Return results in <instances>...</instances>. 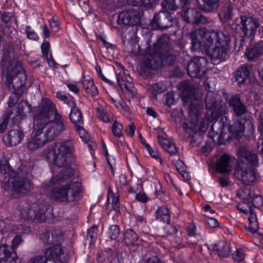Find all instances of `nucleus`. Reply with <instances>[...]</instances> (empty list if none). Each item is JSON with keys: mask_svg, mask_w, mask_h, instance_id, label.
Wrapping results in <instances>:
<instances>
[{"mask_svg": "<svg viewBox=\"0 0 263 263\" xmlns=\"http://www.w3.org/2000/svg\"><path fill=\"white\" fill-rule=\"evenodd\" d=\"M249 220L250 223V226L249 227L250 230L253 233L256 232L258 229L256 215L252 214L251 216L249 217Z\"/></svg>", "mask_w": 263, "mask_h": 263, "instance_id": "49", "label": "nucleus"}, {"mask_svg": "<svg viewBox=\"0 0 263 263\" xmlns=\"http://www.w3.org/2000/svg\"><path fill=\"white\" fill-rule=\"evenodd\" d=\"M2 74L6 77L8 86L13 89L8 104L13 106L18 101L25 89L27 76L20 62L15 57L12 46L3 49V56L0 63Z\"/></svg>", "mask_w": 263, "mask_h": 263, "instance_id": "2", "label": "nucleus"}, {"mask_svg": "<svg viewBox=\"0 0 263 263\" xmlns=\"http://www.w3.org/2000/svg\"><path fill=\"white\" fill-rule=\"evenodd\" d=\"M24 137L23 130L21 126L17 129H13L4 137V141L8 146H15L21 142Z\"/></svg>", "mask_w": 263, "mask_h": 263, "instance_id": "18", "label": "nucleus"}, {"mask_svg": "<svg viewBox=\"0 0 263 263\" xmlns=\"http://www.w3.org/2000/svg\"><path fill=\"white\" fill-rule=\"evenodd\" d=\"M31 263H56L54 260L48 259L45 256H38L31 259Z\"/></svg>", "mask_w": 263, "mask_h": 263, "instance_id": "51", "label": "nucleus"}, {"mask_svg": "<svg viewBox=\"0 0 263 263\" xmlns=\"http://www.w3.org/2000/svg\"><path fill=\"white\" fill-rule=\"evenodd\" d=\"M231 158L229 155L225 154L220 157L216 163V170L220 173H227L231 171L230 164Z\"/></svg>", "mask_w": 263, "mask_h": 263, "instance_id": "26", "label": "nucleus"}, {"mask_svg": "<svg viewBox=\"0 0 263 263\" xmlns=\"http://www.w3.org/2000/svg\"><path fill=\"white\" fill-rule=\"evenodd\" d=\"M258 130L260 133V138L258 139L257 144H261L262 147L260 149V151L263 154V111H261V114L260 115V122L259 125L258 126Z\"/></svg>", "mask_w": 263, "mask_h": 263, "instance_id": "47", "label": "nucleus"}, {"mask_svg": "<svg viewBox=\"0 0 263 263\" xmlns=\"http://www.w3.org/2000/svg\"><path fill=\"white\" fill-rule=\"evenodd\" d=\"M50 44L48 42L43 43L41 45L42 53L44 56H47L48 54Z\"/></svg>", "mask_w": 263, "mask_h": 263, "instance_id": "60", "label": "nucleus"}, {"mask_svg": "<svg viewBox=\"0 0 263 263\" xmlns=\"http://www.w3.org/2000/svg\"><path fill=\"white\" fill-rule=\"evenodd\" d=\"M64 233L59 228H52L43 234L42 239L44 243L49 245L63 238Z\"/></svg>", "mask_w": 263, "mask_h": 263, "instance_id": "19", "label": "nucleus"}, {"mask_svg": "<svg viewBox=\"0 0 263 263\" xmlns=\"http://www.w3.org/2000/svg\"><path fill=\"white\" fill-rule=\"evenodd\" d=\"M188 35L191 40L192 50H197L202 46L205 49L220 45L222 42L229 40L230 36L218 30H207L205 28L193 30Z\"/></svg>", "mask_w": 263, "mask_h": 263, "instance_id": "5", "label": "nucleus"}, {"mask_svg": "<svg viewBox=\"0 0 263 263\" xmlns=\"http://www.w3.org/2000/svg\"><path fill=\"white\" fill-rule=\"evenodd\" d=\"M158 142L163 148L167 151L170 155H176L178 153V148L174 142L165 139L161 136L158 137Z\"/></svg>", "mask_w": 263, "mask_h": 263, "instance_id": "30", "label": "nucleus"}, {"mask_svg": "<svg viewBox=\"0 0 263 263\" xmlns=\"http://www.w3.org/2000/svg\"><path fill=\"white\" fill-rule=\"evenodd\" d=\"M252 67L250 65L245 64L239 67L235 73V81L238 85L243 84L250 74Z\"/></svg>", "mask_w": 263, "mask_h": 263, "instance_id": "27", "label": "nucleus"}, {"mask_svg": "<svg viewBox=\"0 0 263 263\" xmlns=\"http://www.w3.org/2000/svg\"><path fill=\"white\" fill-rule=\"evenodd\" d=\"M229 40L222 41L220 45H216L210 53L213 59L220 60L222 61H226L229 58V51L230 50Z\"/></svg>", "mask_w": 263, "mask_h": 263, "instance_id": "16", "label": "nucleus"}, {"mask_svg": "<svg viewBox=\"0 0 263 263\" xmlns=\"http://www.w3.org/2000/svg\"><path fill=\"white\" fill-rule=\"evenodd\" d=\"M187 232L189 237H192L196 235V228L194 225H191L187 228Z\"/></svg>", "mask_w": 263, "mask_h": 263, "instance_id": "64", "label": "nucleus"}, {"mask_svg": "<svg viewBox=\"0 0 263 263\" xmlns=\"http://www.w3.org/2000/svg\"><path fill=\"white\" fill-rule=\"evenodd\" d=\"M232 255L233 259L236 262L242 261L245 257L244 251L240 249H237Z\"/></svg>", "mask_w": 263, "mask_h": 263, "instance_id": "48", "label": "nucleus"}, {"mask_svg": "<svg viewBox=\"0 0 263 263\" xmlns=\"http://www.w3.org/2000/svg\"><path fill=\"white\" fill-rule=\"evenodd\" d=\"M124 242L126 245H131L136 242L138 238V235L133 230H127L124 234Z\"/></svg>", "mask_w": 263, "mask_h": 263, "instance_id": "36", "label": "nucleus"}, {"mask_svg": "<svg viewBox=\"0 0 263 263\" xmlns=\"http://www.w3.org/2000/svg\"><path fill=\"white\" fill-rule=\"evenodd\" d=\"M263 54V42L262 41L255 43L253 46L247 49L246 55L250 61H254Z\"/></svg>", "mask_w": 263, "mask_h": 263, "instance_id": "22", "label": "nucleus"}, {"mask_svg": "<svg viewBox=\"0 0 263 263\" xmlns=\"http://www.w3.org/2000/svg\"><path fill=\"white\" fill-rule=\"evenodd\" d=\"M65 127L64 119L53 102L48 98H43L34 116L33 135L27 142V148L33 151L42 147L57 138Z\"/></svg>", "mask_w": 263, "mask_h": 263, "instance_id": "1", "label": "nucleus"}, {"mask_svg": "<svg viewBox=\"0 0 263 263\" xmlns=\"http://www.w3.org/2000/svg\"><path fill=\"white\" fill-rule=\"evenodd\" d=\"M178 20L167 11H160L151 22L152 27L156 29H165L176 25Z\"/></svg>", "mask_w": 263, "mask_h": 263, "instance_id": "10", "label": "nucleus"}, {"mask_svg": "<svg viewBox=\"0 0 263 263\" xmlns=\"http://www.w3.org/2000/svg\"><path fill=\"white\" fill-rule=\"evenodd\" d=\"M254 191L249 187H245L238 192V197L244 200H250L254 196Z\"/></svg>", "mask_w": 263, "mask_h": 263, "instance_id": "41", "label": "nucleus"}, {"mask_svg": "<svg viewBox=\"0 0 263 263\" xmlns=\"http://www.w3.org/2000/svg\"><path fill=\"white\" fill-rule=\"evenodd\" d=\"M170 41L168 35H162L157 43L147 49V53L143 60V66L155 69L162 66L171 65L175 60V56L170 52Z\"/></svg>", "mask_w": 263, "mask_h": 263, "instance_id": "4", "label": "nucleus"}, {"mask_svg": "<svg viewBox=\"0 0 263 263\" xmlns=\"http://www.w3.org/2000/svg\"><path fill=\"white\" fill-rule=\"evenodd\" d=\"M20 218L26 220L42 222L46 219V213L50 209L49 206L36 203L20 206Z\"/></svg>", "mask_w": 263, "mask_h": 263, "instance_id": "7", "label": "nucleus"}, {"mask_svg": "<svg viewBox=\"0 0 263 263\" xmlns=\"http://www.w3.org/2000/svg\"><path fill=\"white\" fill-rule=\"evenodd\" d=\"M252 203L255 208H259L263 206V197L260 195H256L252 198Z\"/></svg>", "mask_w": 263, "mask_h": 263, "instance_id": "50", "label": "nucleus"}, {"mask_svg": "<svg viewBox=\"0 0 263 263\" xmlns=\"http://www.w3.org/2000/svg\"><path fill=\"white\" fill-rule=\"evenodd\" d=\"M197 3L201 9L210 12L217 8L219 5V0H197Z\"/></svg>", "mask_w": 263, "mask_h": 263, "instance_id": "31", "label": "nucleus"}, {"mask_svg": "<svg viewBox=\"0 0 263 263\" xmlns=\"http://www.w3.org/2000/svg\"><path fill=\"white\" fill-rule=\"evenodd\" d=\"M69 118L71 121L75 124H79L83 122L82 115L80 110L76 107L71 109Z\"/></svg>", "mask_w": 263, "mask_h": 263, "instance_id": "38", "label": "nucleus"}, {"mask_svg": "<svg viewBox=\"0 0 263 263\" xmlns=\"http://www.w3.org/2000/svg\"><path fill=\"white\" fill-rule=\"evenodd\" d=\"M83 87L86 92L91 96H95L98 93V90L91 78L85 77L82 81Z\"/></svg>", "mask_w": 263, "mask_h": 263, "instance_id": "32", "label": "nucleus"}, {"mask_svg": "<svg viewBox=\"0 0 263 263\" xmlns=\"http://www.w3.org/2000/svg\"><path fill=\"white\" fill-rule=\"evenodd\" d=\"M17 230L18 226L10 219L0 217V233L2 234L15 232Z\"/></svg>", "mask_w": 263, "mask_h": 263, "instance_id": "28", "label": "nucleus"}, {"mask_svg": "<svg viewBox=\"0 0 263 263\" xmlns=\"http://www.w3.org/2000/svg\"><path fill=\"white\" fill-rule=\"evenodd\" d=\"M212 247V250L216 251L218 255L221 258L228 257L231 251L230 244L222 240L214 243Z\"/></svg>", "mask_w": 263, "mask_h": 263, "instance_id": "25", "label": "nucleus"}, {"mask_svg": "<svg viewBox=\"0 0 263 263\" xmlns=\"http://www.w3.org/2000/svg\"><path fill=\"white\" fill-rule=\"evenodd\" d=\"M22 241L23 239L21 237L20 235H16L11 240V246H10V247L14 251V249L16 248Z\"/></svg>", "mask_w": 263, "mask_h": 263, "instance_id": "55", "label": "nucleus"}, {"mask_svg": "<svg viewBox=\"0 0 263 263\" xmlns=\"http://www.w3.org/2000/svg\"><path fill=\"white\" fill-rule=\"evenodd\" d=\"M203 108L202 102L197 98L191 99L190 105L189 108V118L190 122L184 123L183 125L184 130L190 135L198 132L204 133L206 131L209 123V120L205 116L199 119L200 112Z\"/></svg>", "mask_w": 263, "mask_h": 263, "instance_id": "6", "label": "nucleus"}, {"mask_svg": "<svg viewBox=\"0 0 263 263\" xmlns=\"http://www.w3.org/2000/svg\"><path fill=\"white\" fill-rule=\"evenodd\" d=\"M81 186L77 181H69L65 184L66 202L78 201L80 199Z\"/></svg>", "mask_w": 263, "mask_h": 263, "instance_id": "17", "label": "nucleus"}, {"mask_svg": "<svg viewBox=\"0 0 263 263\" xmlns=\"http://www.w3.org/2000/svg\"><path fill=\"white\" fill-rule=\"evenodd\" d=\"M219 101V100L215 99V94L211 92H208L205 99L206 108L212 111V109L215 108Z\"/></svg>", "mask_w": 263, "mask_h": 263, "instance_id": "35", "label": "nucleus"}, {"mask_svg": "<svg viewBox=\"0 0 263 263\" xmlns=\"http://www.w3.org/2000/svg\"><path fill=\"white\" fill-rule=\"evenodd\" d=\"M174 2V0L164 1L162 3V6L164 9L169 10H176L177 7L184 6L175 5Z\"/></svg>", "mask_w": 263, "mask_h": 263, "instance_id": "46", "label": "nucleus"}, {"mask_svg": "<svg viewBox=\"0 0 263 263\" xmlns=\"http://www.w3.org/2000/svg\"><path fill=\"white\" fill-rule=\"evenodd\" d=\"M228 103L229 105L232 107L234 112L237 116H240L246 112L247 106L241 101L239 96H232Z\"/></svg>", "mask_w": 263, "mask_h": 263, "instance_id": "21", "label": "nucleus"}, {"mask_svg": "<svg viewBox=\"0 0 263 263\" xmlns=\"http://www.w3.org/2000/svg\"><path fill=\"white\" fill-rule=\"evenodd\" d=\"M47 155L48 160L59 167H63L57 175L51 178L53 183L64 182L71 177L73 170L68 166L74 152V145L71 140H64L52 144L49 147Z\"/></svg>", "mask_w": 263, "mask_h": 263, "instance_id": "3", "label": "nucleus"}, {"mask_svg": "<svg viewBox=\"0 0 263 263\" xmlns=\"http://www.w3.org/2000/svg\"><path fill=\"white\" fill-rule=\"evenodd\" d=\"M50 27L54 31L57 32L59 30L60 28V23L58 20L55 19V17L49 21Z\"/></svg>", "mask_w": 263, "mask_h": 263, "instance_id": "56", "label": "nucleus"}, {"mask_svg": "<svg viewBox=\"0 0 263 263\" xmlns=\"http://www.w3.org/2000/svg\"><path fill=\"white\" fill-rule=\"evenodd\" d=\"M227 111V107L225 103L219 101L214 109L211 111V115L213 116H220L224 115Z\"/></svg>", "mask_w": 263, "mask_h": 263, "instance_id": "40", "label": "nucleus"}, {"mask_svg": "<svg viewBox=\"0 0 263 263\" xmlns=\"http://www.w3.org/2000/svg\"><path fill=\"white\" fill-rule=\"evenodd\" d=\"M10 239L3 238L0 246V263H16V253L8 245Z\"/></svg>", "mask_w": 263, "mask_h": 263, "instance_id": "13", "label": "nucleus"}, {"mask_svg": "<svg viewBox=\"0 0 263 263\" xmlns=\"http://www.w3.org/2000/svg\"><path fill=\"white\" fill-rule=\"evenodd\" d=\"M78 132L81 138L85 142H87L89 140V136L87 133L86 130L83 127L79 126L78 127Z\"/></svg>", "mask_w": 263, "mask_h": 263, "instance_id": "53", "label": "nucleus"}, {"mask_svg": "<svg viewBox=\"0 0 263 263\" xmlns=\"http://www.w3.org/2000/svg\"><path fill=\"white\" fill-rule=\"evenodd\" d=\"M32 170V168L30 166L29 167L25 165H21L20 167L18 177L10 180L14 192L24 195L32 190L33 187L29 180V175Z\"/></svg>", "mask_w": 263, "mask_h": 263, "instance_id": "8", "label": "nucleus"}, {"mask_svg": "<svg viewBox=\"0 0 263 263\" xmlns=\"http://www.w3.org/2000/svg\"><path fill=\"white\" fill-rule=\"evenodd\" d=\"M32 109V106L27 101L22 100L17 105L16 112L22 117H25Z\"/></svg>", "mask_w": 263, "mask_h": 263, "instance_id": "34", "label": "nucleus"}, {"mask_svg": "<svg viewBox=\"0 0 263 263\" xmlns=\"http://www.w3.org/2000/svg\"><path fill=\"white\" fill-rule=\"evenodd\" d=\"M108 234L111 239H116L120 234V227L118 225H112L109 228Z\"/></svg>", "mask_w": 263, "mask_h": 263, "instance_id": "45", "label": "nucleus"}, {"mask_svg": "<svg viewBox=\"0 0 263 263\" xmlns=\"http://www.w3.org/2000/svg\"><path fill=\"white\" fill-rule=\"evenodd\" d=\"M142 12L137 9L123 11L118 15V24L120 25H138L140 24Z\"/></svg>", "mask_w": 263, "mask_h": 263, "instance_id": "12", "label": "nucleus"}, {"mask_svg": "<svg viewBox=\"0 0 263 263\" xmlns=\"http://www.w3.org/2000/svg\"><path fill=\"white\" fill-rule=\"evenodd\" d=\"M57 97L63 101L65 103L71 107H73L75 105L74 99L70 95H66L62 92H58L56 94Z\"/></svg>", "mask_w": 263, "mask_h": 263, "instance_id": "42", "label": "nucleus"}, {"mask_svg": "<svg viewBox=\"0 0 263 263\" xmlns=\"http://www.w3.org/2000/svg\"><path fill=\"white\" fill-rule=\"evenodd\" d=\"M181 15L184 21L192 24H205L210 22L207 17L202 15L195 8L184 9Z\"/></svg>", "mask_w": 263, "mask_h": 263, "instance_id": "14", "label": "nucleus"}, {"mask_svg": "<svg viewBox=\"0 0 263 263\" xmlns=\"http://www.w3.org/2000/svg\"><path fill=\"white\" fill-rule=\"evenodd\" d=\"M48 195L54 201L66 202L65 184L53 187L49 191Z\"/></svg>", "mask_w": 263, "mask_h": 263, "instance_id": "24", "label": "nucleus"}, {"mask_svg": "<svg viewBox=\"0 0 263 263\" xmlns=\"http://www.w3.org/2000/svg\"><path fill=\"white\" fill-rule=\"evenodd\" d=\"M154 90L158 93H162L166 90V87L163 83L159 82L154 84L153 86Z\"/></svg>", "mask_w": 263, "mask_h": 263, "instance_id": "54", "label": "nucleus"}, {"mask_svg": "<svg viewBox=\"0 0 263 263\" xmlns=\"http://www.w3.org/2000/svg\"><path fill=\"white\" fill-rule=\"evenodd\" d=\"M206 59L204 57H196L190 61L187 66L188 74L192 78L201 76L200 72L206 66Z\"/></svg>", "mask_w": 263, "mask_h": 263, "instance_id": "15", "label": "nucleus"}, {"mask_svg": "<svg viewBox=\"0 0 263 263\" xmlns=\"http://www.w3.org/2000/svg\"><path fill=\"white\" fill-rule=\"evenodd\" d=\"M114 123L111 127V130L114 135L117 137L120 138L122 136L123 125L116 120H114Z\"/></svg>", "mask_w": 263, "mask_h": 263, "instance_id": "44", "label": "nucleus"}, {"mask_svg": "<svg viewBox=\"0 0 263 263\" xmlns=\"http://www.w3.org/2000/svg\"><path fill=\"white\" fill-rule=\"evenodd\" d=\"M136 199L142 202L145 203L146 202L148 198V196L144 193H139L136 195Z\"/></svg>", "mask_w": 263, "mask_h": 263, "instance_id": "59", "label": "nucleus"}, {"mask_svg": "<svg viewBox=\"0 0 263 263\" xmlns=\"http://www.w3.org/2000/svg\"><path fill=\"white\" fill-rule=\"evenodd\" d=\"M9 123V117L7 116H5L3 121L0 123V133H3L7 127Z\"/></svg>", "mask_w": 263, "mask_h": 263, "instance_id": "58", "label": "nucleus"}, {"mask_svg": "<svg viewBox=\"0 0 263 263\" xmlns=\"http://www.w3.org/2000/svg\"><path fill=\"white\" fill-rule=\"evenodd\" d=\"M0 173L2 174L1 180L6 185H9L10 180H12L16 176V173L10 167L7 160L0 161Z\"/></svg>", "mask_w": 263, "mask_h": 263, "instance_id": "20", "label": "nucleus"}, {"mask_svg": "<svg viewBox=\"0 0 263 263\" xmlns=\"http://www.w3.org/2000/svg\"><path fill=\"white\" fill-rule=\"evenodd\" d=\"M205 223L206 225L212 228H216L218 226V222L217 219L214 218H208L206 221Z\"/></svg>", "mask_w": 263, "mask_h": 263, "instance_id": "57", "label": "nucleus"}, {"mask_svg": "<svg viewBox=\"0 0 263 263\" xmlns=\"http://www.w3.org/2000/svg\"><path fill=\"white\" fill-rule=\"evenodd\" d=\"M164 230L166 233L170 235L175 234L178 231L176 227L172 225H168L166 226L164 228Z\"/></svg>", "mask_w": 263, "mask_h": 263, "instance_id": "61", "label": "nucleus"}, {"mask_svg": "<svg viewBox=\"0 0 263 263\" xmlns=\"http://www.w3.org/2000/svg\"><path fill=\"white\" fill-rule=\"evenodd\" d=\"M236 178L244 185H250L255 182L257 179V173L253 168L248 167L247 165L240 161L235 171Z\"/></svg>", "mask_w": 263, "mask_h": 263, "instance_id": "9", "label": "nucleus"}, {"mask_svg": "<svg viewBox=\"0 0 263 263\" xmlns=\"http://www.w3.org/2000/svg\"><path fill=\"white\" fill-rule=\"evenodd\" d=\"M5 116L9 117V123L12 125L20 123L21 120L24 118L17 112L13 115L12 112H9V111H7Z\"/></svg>", "mask_w": 263, "mask_h": 263, "instance_id": "43", "label": "nucleus"}, {"mask_svg": "<svg viewBox=\"0 0 263 263\" xmlns=\"http://www.w3.org/2000/svg\"><path fill=\"white\" fill-rule=\"evenodd\" d=\"M135 129L136 127L135 124L134 123H131L128 126L126 129V132L127 135L130 137H132L134 134Z\"/></svg>", "mask_w": 263, "mask_h": 263, "instance_id": "63", "label": "nucleus"}, {"mask_svg": "<svg viewBox=\"0 0 263 263\" xmlns=\"http://www.w3.org/2000/svg\"><path fill=\"white\" fill-rule=\"evenodd\" d=\"M96 110L98 117L103 122L107 123L114 121L112 115L106 112L102 106L96 108Z\"/></svg>", "mask_w": 263, "mask_h": 263, "instance_id": "37", "label": "nucleus"}, {"mask_svg": "<svg viewBox=\"0 0 263 263\" xmlns=\"http://www.w3.org/2000/svg\"><path fill=\"white\" fill-rule=\"evenodd\" d=\"M45 255L48 259L53 260L55 258L62 261L61 256L63 255V249L60 245H55L46 249Z\"/></svg>", "mask_w": 263, "mask_h": 263, "instance_id": "29", "label": "nucleus"}, {"mask_svg": "<svg viewBox=\"0 0 263 263\" xmlns=\"http://www.w3.org/2000/svg\"><path fill=\"white\" fill-rule=\"evenodd\" d=\"M240 28L246 37H253L259 27L258 20L253 16L242 15L240 16Z\"/></svg>", "mask_w": 263, "mask_h": 263, "instance_id": "11", "label": "nucleus"}, {"mask_svg": "<svg viewBox=\"0 0 263 263\" xmlns=\"http://www.w3.org/2000/svg\"><path fill=\"white\" fill-rule=\"evenodd\" d=\"M238 159H245V160L253 165L258 164L257 155L246 147H241L237 151Z\"/></svg>", "mask_w": 263, "mask_h": 263, "instance_id": "23", "label": "nucleus"}, {"mask_svg": "<svg viewBox=\"0 0 263 263\" xmlns=\"http://www.w3.org/2000/svg\"><path fill=\"white\" fill-rule=\"evenodd\" d=\"M97 230V228L95 226H92L89 228L87 233V238H88L89 237L90 239L92 240L95 237V234L96 233L95 231Z\"/></svg>", "mask_w": 263, "mask_h": 263, "instance_id": "62", "label": "nucleus"}, {"mask_svg": "<svg viewBox=\"0 0 263 263\" xmlns=\"http://www.w3.org/2000/svg\"><path fill=\"white\" fill-rule=\"evenodd\" d=\"M117 80L118 85L122 90L125 89V90H127L130 93L132 97L134 96L135 93L134 88H132L129 86H128V85L126 84L125 80L123 78V76L120 74H117Z\"/></svg>", "mask_w": 263, "mask_h": 263, "instance_id": "39", "label": "nucleus"}, {"mask_svg": "<svg viewBox=\"0 0 263 263\" xmlns=\"http://www.w3.org/2000/svg\"><path fill=\"white\" fill-rule=\"evenodd\" d=\"M25 32L27 34L28 38L34 41H37L39 40V36L37 33L32 30L31 27L29 26H27L25 28Z\"/></svg>", "mask_w": 263, "mask_h": 263, "instance_id": "52", "label": "nucleus"}, {"mask_svg": "<svg viewBox=\"0 0 263 263\" xmlns=\"http://www.w3.org/2000/svg\"><path fill=\"white\" fill-rule=\"evenodd\" d=\"M156 218L168 224L171 221V216L168 209L164 206L159 207L156 213Z\"/></svg>", "mask_w": 263, "mask_h": 263, "instance_id": "33", "label": "nucleus"}]
</instances>
